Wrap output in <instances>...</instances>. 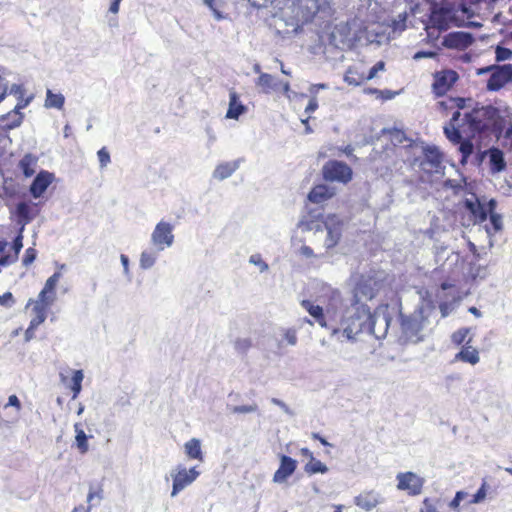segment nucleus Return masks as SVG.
<instances>
[{
  "instance_id": "1",
  "label": "nucleus",
  "mask_w": 512,
  "mask_h": 512,
  "mask_svg": "<svg viewBox=\"0 0 512 512\" xmlns=\"http://www.w3.org/2000/svg\"><path fill=\"white\" fill-rule=\"evenodd\" d=\"M460 111H455L448 124L444 126V134L452 143H459L462 137L474 138L486 131L492 124L495 109L491 106L475 107L460 119Z\"/></svg>"
},
{
  "instance_id": "2",
  "label": "nucleus",
  "mask_w": 512,
  "mask_h": 512,
  "mask_svg": "<svg viewBox=\"0 0 512 512\" xmlns=\"http://www.w3.org/2000/svg\"><path fill=\"white\" fill-rule=\"evenodd\" d=\"M372 318L370 307L356 301L346 311V316L342 320L343 334L348 340L355 339L358 334L370 326Z\"/></svg>"
},
{
  "instance_id": "3",
  "label": "nucleus",
  "mask_w": 512,
  "mask_h": 512,
  "mask_svg": "<svg viewBox=\"0 0 512 512\" xmlns=\"http://www.w3.org/2000/svg\"><path fill=\"white\" fill-rule=\"evenodd\" d=\"M443 158V153L436 146H424L422 155L415 158L421 180L430 182L434 175H443L445 169Z\"/></svg>"
},
{
  "instance_id": "4",
  "label": "nucleus",
  "mask_w": 512,
  "mask_h": 512,
  "mask_svg": "<svg viewBox=\"0 0 512 512\" xmlns=\"http://www.w3.org/2000/svg\"><path fill=\"white\" fill-rule=\"evenodd\" d=\"M455 20L454 11L449 6H441L434 3L431 6L430 14L425 22V30L431 38H438L442 31L450 28Z\"/></svg>"
},
{
  "instance_id": "5",
  "label": "nucleus",
  "mask_w": 512,
  "mask_h": 512,
  "mask_svg": "<svg viewBox=\"0 0 512 512\" xmlns=\"http://www.w3.org/2000/svg\"><path fill=\"white\" fill-rule=\"evenodd\" d=\"M322 177L328 182L348 184L353 178V170L343 161L329 160L322 167Z\"/></svg>"
},
{
  "instance_id": "6",
  "label": "nucleus",
  "mask_w": 512,
  "mask_h": 512,
  "mask_svg": "<svg viewBox=\"0 0 512 512\" xmlns=\"http://www.w3.org/2000/svg\"><path fill=\"white\" fill-rule=\"evenodd\" d=\"M55 298L56 294L51 293L43 287L36 301L32 299L29 300L27 306L34 304L33 312L35 313V317L30 321V329L37 328L46 320L48 308L52 305Z\"/></svg>"
},
{
  "instance_id": "7",
  "label": "nucleus",
  "mask_w": 512,
  "mask_h": 512,
  "mask_svg": "<svg viewBox=\"0 0 512 512\" xmlns=\"http://www.w3.org/2000/svg\"><path fill=\"white\" fill-rule=\"evenodd\" d=\"M323 224L327 231L324 245L327 250H330L339 244L342 238L344 222L336 214H329L325 217Z\"/></svg>"
},
{
  "instance_id": "8",
  "label": "nucleus",
  "mask_w": 512,
  "mask_h": 512,
  "mask_svg": "<svg viewBox=\"0 0 512 512\" xmlns=\"http://www.w3.org/2000/svg\"><path fill=\"white\" fill-rule=\"evenodd\" d=\"M459 75L451 69H444L433 74L432 92L436 97L444 96L458 81Z\"/></svg>"
},
{
  "instance_id": "9",
  "label": "nucleus",
  "mask_w": 512,
  "mask_h": 512,
  "mask_svg": "<svg viewBox=\"0 0 512 512\" xmlns=\"http://www.w3.org/2000/svg\"><path fill=\"white\" fill-rule=\"evenodd\" d=\"M495 206V200H490L486 205L481 203L475 194L472 195V198L464 200V207L470 212L474 223H483L486 221L488 213L493 211Z\"/></svg>"
},
{
  "instance_id": "10",
  "label": "nucleus",
  "mask_w": 512,
  "mask_h": 512,
  "mask_svg": "<svg viewBox=\"0 0 512 512\" xmlns=\"http://www.w3.org/2000/svg\"><path fill=\"white\" fill-rule=\"evenodd\" d=\"M397 489L405 491L409 496H417L421 494L424 486V479L414 472H402L396 476Z\"/></svg>"
},
{
  "instance_id": "11",
  "label": "nucleus",
  "mask_w": 512,
  "mask_h": 512,
  "mask_svg": "<svg viewBox=\"0 0 512 512\" xmlns=\"http://www.w3.org/2000/svg\"><path fill=\"white\" fill-rule=\"evenodd\" d=\"M425 317L422 313H413L409 316H401L400 326L407 339L421 340L419 333L423 330Z\"/></svg>"
},
{
  "instance_id": "12",
  "label": "nucleus",
  "mask_w": 512,
  "mask_h": 512,
  "mask_svg": "<svg viewBox=\"0 0 512 512\" xmlns=\"http://www.w3.org/2000/svg\"><path fill=\"white\" fill-rule=\"evenodd\" d=\"M509 82H512V65L497 66L493 68V72L487 81V89L498 91Z\"/></svg>"
},
{
  "instance_id": "13",
  "label": "nucleus",
  "mask_w": 512,
  "mask_h": 512,
  "mask_svg": "<svg viewBox=\"0 0 512 512\" xmlns=\"http://www.w3.org/2000/svg\"><path fill=\"white\" fill-rule=\"evenodd\" d=\"M173 226L168 223L161 221L159 222L151 236L152 243L159 249L163 250L173 244L174 235L172 233Z\"/></svg>"
},
{
  "instance_id": "14",
  "label": "nucleus",
  "mask_w": 512,
  "mask_h": 512,
  "mask_svg": "<svg viewBox=\"0 0 512 512\" xmlns=\"http://www.w3.org/2000/svg\"><path fill=\"white\" fill-rule=\"evenodd\" d=\"M472 34L463 31L451 32L444 36L442 45L448 49L463 51L472 45Z\"/></svg>"
},
{
  "instance_id": "15",
  "label": "nucleus",
  "mask_w": 512,
  "mask_h": 512,
  "mask_svg": "<svg viewBox=\"0 0 512 512\" xmlns=\"http://www.w3.org/2000/svg\"><path fill=\"white\" fill-rule=\"evenodd\" d=\"M332 12V0H312V6L301 9L299 20L308 23L314 20L318 14L330 15Z\"/></svg>"
},
{
  "instance_id": "16",
  "label": "nucleus",
  "mask_w": 512,
  "mask_h": 512,
  "mask_svg": "<svg viewBox=\"0 0 512 512\" xmlns=\"http://www.w3.org/2000/svg\"><path fill=\"white\" fill-rule=\"evenodd\" d=\"M198 475L199 472L194 467L189 470H187L186 468L179 469L177 473L173 476V486L171 495H177L185 487L190 485L198 477Z\"/></svg>"
},
{
  "instance_id": "17",
  "label": "nucleus",
  "mask_w": 512,
  "mask_h": 512,
  "mask_svg": "<svg viewBox=\"0 0 512 512\" xmlns=\"http://www.w3.org/2000/svg\"><path fill=\"white\" fill-rule=\"evenodd\" d=\"M297 461L287 455L280 456V466L273 475L276 483L285 482L296 470Z\"/></svg>"
},
{
  "instance_id": "18",
  "label": "nucleus",
  "mask_w": 512,
  "mask_h": 512,
  "mask_svg": "<svg viewBox=\"0 0 512 512\" xmlns=\"http://www.w3.org/2000/svg\"><path fill=\"white\" fill-rule=\"evenodd\" d=\"M383 501L381 495L375 490H366L354 498V503L365 511H371Z\"/></svg>"
},
{
  "instance_id": "19",
  "label": "nucleus",
  "mask_w": 512,
  "mask_h": 512,
  "mask_svg": "<svg viewBox=\"0 0 512 512\" xmlns=\"http://www.w3.org/2000/svg\"><path fill=\"white\" fill-rule=\"evenodd\" d=\"M336 195V189L326 184L315 185L308 193V200L313 204H320L330 200Z\"/></svg>"
},
{
  "instance_id": "20",
  "label": "nucleus",
  "mask_w": 512,
  "mask_h": 512,
  "mask_svg": "<svg viewBox=\"0 0 512 512\" xmlns=\"http://www.w3.org/2000/svg\"><path fill=\"white\" fill-rule=\"evenodd\" d=\"M34 206L35 204H30L27 202H19L16 205L13 215L16 218L17 224L21 226V231H23L24 227L29 224L35 217L36 212L33 211Z\"/></svg>"
},
{
  "instance_id": "21",
  "label": "nucleus",
  "mask_w": 512,
  "mask_h": 512,
  "mask_svg": "<svg viewBox=\"0 0 512 512\" xmlns=\"http://www.w3.org/2000/svg\"><path fill=\"white\" fill-rule=\"evenodd\" d=\"M52 181L53 175L51 173L47 171L39 172L30 186L31 195L34 198L41 197Z\"/></svg>"
},
{
  "instance_id": "22",
  "label": "nucleus",
  "mask_w": 512,
  "mask_h": 512,
  "mask_svg": "<svg viewBox=\"0 0 512 512\" xmlns=\"http://www.w3.org/2000/svg\"><path fill=\"white\" fill-rule=\"evenodd\" d=\"M472 338H468L466 344L455 355L454 360L471 365H476L480 361L479 351L470 345Z\"/></svg>"
},
{
  "instance_id": "23",
  "label": "nucleus",
  "mask_w": 512,
  "mask_h": 512,
  "mask_svg": "<svg viewBox=\"0 0 512 512\" xmlns=\"http://www.w3.org/2000/svg\"><path fill=\"white\" fill-rule=\"evenodd\" d=\"M247 111V107L239 100V95L236 91L231 90L229 93V107L226 112V118L237 120L240 115Z\"/></svg>"
},
{
  "instance_id": "24",
  "label": "nucleus",
  "mask_w": 512,
  "mask_h": 512,
  "mask_svg": "<svg viewBox=\"0 0 512 512\" xmlns=\"http://www.w3.org/2000/svg\"><path fill=\"white\" fill-rule=\"evenodd\" d=\"M60 377H61L62 383L71 389L72 399L73 400L76 399L82 389V381L84 378L83 371L82 370H74L72 372V378L69 382L65 375L61 374Z\"/></svg>"
},
{
  "instance_id": "25",
  "label": "nucleus",
  "mask_w": 512,
  "mask_h": 512,
  "mask_svg": "<svg viewBox=\"0 0 512 512\" xmlns=\"http://www.w3.org/2000/svg\"><path fill=\"white\" fill-rule=\"evenodd\" d=\"M490 171L493 174L500 173L506 169L504 153L499 148L493 147L489 150Z\"/></svg>"
},
{
  "instance_id": "26",
  "label": "nucleus",
  "mask_w": 512,
  "mask_h": 512,
  "mask_svg": "<svg viewBox=\"0 0 512 512\" xmlns=\"http://www.w3.org/2000/svg\"><path fill=\"white\" fill-rule=\"evenodd\" d=\"M324 220L325 218H323L321 214L313 215L312 213H309L301 219L299 222V227L303 231H321L324 227Z\"/></svg>"
},
{
  "instance_id": "27",
  "label": "nucleus",
  "mask_w": 512,
  "mask_h": 512,
  "mask_svg": "<svg viewBox=\"0 0 512 512\" xmlns=\"http://www.w3.org/2000/svg\"><path fill=\"white\" fill-rule=\"evenodd\" d=\"M301 306L314 318L321 327H327L324 310L321 306L315 305L310 300H302Z\"/></svg>"
},
{
  "instance_id": "28",
  "label": "nucleus",
  "mask_w": 512,
  "mask_h": 512,
  "mask_svg": "<svg viewBox=\"0 0 512 512\" xmlns=\"http://www.w3.org/2000/svg\"><path fill=\"white\" fill-rule=\"evenodd\" d=\"M37 163L38 157L31 153H27L19 161L18 167L25 177H31L36 172Z\"/></svg>"
},
{
  "instance_id": "29",
  "label": "nucleus",
  "mask_w": 512,
  "mask_h": 512,
  "mask_svg": "<svg viewBox=\"0 0 512 512\" xmlns=\"http://www.w3.org/2000/svg\"><path fill=\"white\" fill-rule=\"evenodd\" d=\"M366 74L360 71L356 66H350L345 72L344 80L349 85L359 86L367 81Z\"/></svg>"
},
{
  "instance_id": "30",
  "label": "nucleus",
  "mask_w": 512,
  "mask_h": 512,
  "mask_svg": "<svg viewBox=\"0 0 512 512\" xmlns=\"http://www.w3.org/2000/svg\"><path fill=\"white\" fill-rule=\"evenodd\" d=\"M74 430H75V444L76 447L81 454H86L89 450L88 445V436L86 435L85 431L81 428L80 423L74 424Z\"/></svg>"
},
{
  "instance_id": "31",
  "label": "nucleus",
  "mask_w": 512,
  "mask_h": 512,
  "mask_svg": "<svg viewBox=\"0 0 512 512\" xmlns=\"http://www.w3.org/2000/svg\"><path fill=\"white\" fill-rule=\"evenodd\" d=\"M185 452L190 459H197L202 461L203 460V454L201 450V443L200 440L196 438L190 439L188 442L185 443Z\"/></svg>"
},
{
  "instance_id": "32",
  "label": "nucleus",
  "mask_w": 512,
  "mask_h": 512,
  "mask_svg": "<svg viewBox=\"0 0 512 512\" xmlns=\"http://www.w3.org/2000/svg\"><path fill=\"white\" fill-rule=\"evenodd\" d=\"M238 165L236 162H226L219 164L214 170V178L223 180L228 178L237 169Z\"/></svg>"
},
{
  "instance_id": "33",
  "label": "nucleus",
  "mask_w": 512,
  "mask_h": 512,
  "mask_svg": "<svg viewBox=\"0 0 512 512\" xmlns=\"http://www.w3.org/2000/svg\"><path fill=\"white\" fill-rule=\"evenodd\" d=\"M65 103V97L61 93H54L48 89L46 92L45 107L62 109Z\"/></svg>"
},
{
  "instance_id": "34",
  "label": "nucleus",
  "mask_w": 512,
  "mask_h": 512,
  "mask_svg": "<svg viewBox=\"0 0 512 512\" xmlns=\"http://www.w3.org/2000/svg\"><path fill=\"white\" fill-rule=\"evenodd\" d=\"M439 110L447 113L449 109L457 107V111L463 109L465 106V99L461 97L449 98L447 100L439 101L437 103Z\"/></svg>"
},
{
  "instance_id": "35",
  "label": "nucleus",
  "mask_w": 512,
  "mask_h": 512,
  "mask_svg": "<svg viewBox=\"0 0 512 512\" xmlns=\"http://www.w3.org/2000/svg\"><path fill=\"white\" fill-rule=\"evenodd\" d=\"M472 138L466 137V139L461 138L459 144V151L461 153V163L465 164L469 157L473 154L474 146L471 141Z\"/></svg>"
},
{
  "instance_id": "36",
  "label": "nucleus",
  "mask_w": 512,
  "mask_h": 512,
  "mask_svg": "<svg viewBox=\"0 0 512 512\" xmlns=\"http://www.w3.org/2000/svg\"><path fill=\"white\" fill-rule=\"evenodd\" d=\"M259 86L264 93H270L276 86L274 77L268 73H261L257 79Z\"/></svg>"
},
{
  "instance_id": "37",
  "label": "nucleus",
  "mask_w": 512,
  "mask_h": 512,
  "mask_svg": "<svg viewBox=\"0 0 512 512\" xmlns=\"http://www.w3.org/2000/svg\"><path fill=\"white\" fill-rule=\"evenodd\" d=\"M24 92H25V90H24L22 85L13 84L11 86L10 93L14 94L15 96H17L19 98V101H18L17 105L14 108L15 111H19L21 109H24L29 104V102H30V99H24L23 98Z\"/></svg>"
},
{
  "instance_id": "38",
  "label": "nucleus",
  "mask_w": 512,
  "mask_h": 512,
  "mask_svg": "<svg viewBox=\"0 0 512 512\" xmlns=\"http://www.w3.org/2000/svg\"><path fill=\"white\" fill-rule=\"evenodd\" d=\"M304 470L309 475H313L316 473L324 474L328 471V467L316 458H312L304 467Z\"/></svg>"
},
{
  "instance_id": "39",
  "label": "nucleus",
  "mask_w": 512,
  "mask_h": 512,
  "mask_svg": "<svg viewBox=\"0 0 512 512\" xmlns=\"http://www.w3.org/2000/svg\"><path fill=\"white\" fill-rule=\"evenodd\" d=\"M371 282H372L371 279L359 282L356 287L357 293L362 294L363 296H365L368 299H372L374 297L375 293H374V289L371 285Z\"/></svg>"
},
{
  "instance_id": "40",
  "label": "nucleus",
  "mask_w": 512,
  "mask_h": 512,
  "mask_svg": "<svg viewBox=\"0 0 512 512\" xmlns=\"http://www.w3.org/2000/svg\"><path fill=\"white\" fill-rule=\"evenodd\" d=\"M470 334V329L469 328H460L458 330H456L452 335H451V341L459 346V345H462V344H466L467 342V337L469 336Z\"/></svg>"
},
{
  "instance_id": "41",
  "label": "nucleus",
  "mask_w": 512,
  "mask_h": 512,
  "mask_svg": "<svg viewBox=\"0 0 512 512\" xmlns=\"http://www.w3.org/2000/svg\"><path fill=\"white\" fill-rule=\"evenodd\" d=\"M103 498V489L100 485H98L96 488L90 487L89 493L87 495V502L89 503L88 507L90 509L92 506L95 505L94 501L97 500V502H100Z\"/></svg>"
},
{
  "instance_id": "42",
  "label": "nucleus",
  "mask_w": 512,
  "mask_h": 512,
  "mask_svg": "<svg viewBox=\"0 0 512 512\" xmlns=\"http://www.w3.org/2000/svg\"><path fill=\"white\" fill-rule=\"evenodd\" d=\"M61 278L60 272H55L53 275H51L45 282L44 288L48 291H50L53 294H56V287L58 285V282Z\"/></svg>"
},
{
  "instance_id": "43",
  "label": "nucleus",
  "mask_w": 512,
  "mask_h": 512,
  "mask_svg": "<svg viewBox=\"0 0 512 512\" xmlns=\"http://www.w3.org/2000/svg\"><path fill=\"white\" fill-rule=\"evenodd\" d=\"M155 263V256L150 252H142L140 257V266L144 269L152 267Z\"/></svg>"
},
{
  "instance_id": "44",
  "label": "nucleus",
  "mask_w": 512,
  "mask_h": 512,
  "mask_svg": "<svg viewBox=\"0 0 512 512\" xmlns=\"http://www.w3.org/2000/svg\"><path fill=\"white\" fill-rule=\"evenodd\" d=\"M487 490H486V482H483L478 491L472 496L469 501V504H477L483 502L486 498Z\"/></svg>"
},
{
  "instance_id": "45",
  "label": "nucleus",
  "mask_w": 512,
  "mask_h": 512,
  "mask_svg": "<svg viewBox=\"0 0 512 512\" xmlns=\"http://www.w3.org/2000/svg\"><path fill=\"white\" fill-rule=\"evenodd\" d=\"M235 349L240 353H246L252 346V342L248 338L237 339L235 341Z\"/></svg>"
},
{
  "instance_id": "46",
  "label": "nucleus",
  "mask_w": 512,
  "mask_h": 512,
  "mask_svg": "<svg viewBox=\"0 0 512 512\" xmlns=\"http://www.w3.org/2000/svg\"><path fill=\"white\" fill-rule=\"evenodd\" d=\"M36 256H37V251L34 248L30 247V248L26 249L23 259H22L23 265L24 266L31 265L34 262V260L36 259Z\"/></svg>"
},
{
  "instance_id": "47",
  "label": "nucleus",
  "mask_w": 512,
  "mask_h": 512,
  "mask_svg": "<svg viewBox=\"0 0 512 512\" xmlns=\"http://www.w3.org/2000/svg\"><path fill=\"white\" fill-rule=\"evenodd\" d=\"M97 156L101 167L107 166L110 162V154L106 147H102L98 152Z\"/></svg>"
},
{
  "instance_id": "48",
  "label": "nucleus",
  "mask_w": 512,
  "mask_h": 512,
  "mask_svg": "<svg viewBox=\"0 0 512 512\" xmlns=\"http://www.w3.org/2000/svg\"><path fill=\"white\" fill-rule=\"evenodd\" d=\"M512 57V51L508 48L498 46L496 49V59L504 61Z\"/></svg>"
},
{
  "instance_id": "49",
  "label": "nucleus",
  "mask_w": 512,
  "mask_h": 512,
  "mask_svg": "<svg viewBox=\"0 0 512 512\" xmlns=\"http://www.w3.org/2000/svg\"><path fill=\"white\" fill-rule=\"evenodd\" d=\"M385 69V62L384 61H378L366 74L367 80L373 79L379 71H383Z\"/></svg>"
},
{
  "instance_id": "50",
  "label": "nucleus",
  "mask_w": 512,
  "mask_h": 512,
  "mask_svg": "<svg viewBox=\"0 0 512 512\" xmlns=\"http://www.w3.org/2000/svg\"><path fill=\"white\" fill-rule=\"evenodd\" d=\"M257 409H258L257 405L253 404V405L234 406L232 411L237 414H243V413L256 412Z\"/></svg>"
},
{
  "instance_id": "51",
  "label": "nucleus",
  "mask_w": 512,
  "mask_h": 512,
  "mask_svg": "<svg viewBox=\"0 0 512 512\" xmlns=\"http://www.w3.org/2000/svg\"><path fill=\"white\" fill-rule=\"evenodd\" d=\"M467 493L464 491H457L454 498L449 503V507L452 509H457L460 505V502L466 498Z\"/></svg>"
},
{
  "instance_id": "52",
  "label": "nucleus",
  "mask_w": 512,
  "mask_h": 512,
  "mask_svg": "<svg viewBox=\"0 0 512 512\" xmlns=\"http://www.w3.org/2000/svg\"><path fill=\"white\" fill-rule=\"evenodd\" d=\"M204 4L212 11L214 17L217 20L223 19L222 13L216 7V1L215 0H204Z\"/></svg>"
},
{
  "instance_id": "53",
  "label": "nucleus",
  "mask_w": 512,
  "mask_h": 512,
  "mask_svg": "<svg viewBox=\"0 0 512 512\" xmlns=\"http://www.w3.org/2000/svg\"><path fill=\"white\" fill-rule=\"evenodd\" d=\"M420 512H438L437 508L430 498H425L422 502V507L420 508Z\"/></svg>"
},
{
  "instance_id": "54",
  "label": "nucleus",
  "mask_w": 512,
  "mask_h": 512,
  "mask_svg": "<svg viewBox=\"0 0 512 512\" xmlns=\"http://www.w3.org/2000/svg\"><path fill=\"white\" fill-rule=\"evenodd\" d=\"M9 406H12L16 409L17 412H19L22 408L21 402L19 398L16 395H11L8 398V402L4 405V408H7Z\"/></svg>"
},
{
  "instance_id": "55",
  "label": "nucleus",
  "mask_w": 512,
  "mask_h": 512,
  "mask_svg": "<svg viewBox=\"0 0 512 512\" xmlns=\"http://www.w3.org/2000/svg\"><path fill=\"white\" fill-rule=\"evenodd\" d=\"M14 303V298L11 292H5L0 295V305L11 306Z\"/></svg>"
},
{
  "instance_id": "56",
  "label": "nucleus",
  "mask_w": 512,
  "mask_h": 512,
  "mask_svg": "<svg viewBox=\"0 0 512 512\" xmlns=\"http://www.w3.org/2000/svg\"><path fill=\"white\" fill-rule=\"evenodd\" d=\"M250 262L259 266L261 271H265L268 269V265L261 259V256L258 254L252 255L250 257Z\"/></svg>"
},
{
  "instance_id": "57",
  "label": "nucleus",
  "mask_w": 512,
  "mask_h": 512,
  "mask_svg": "<svg viewBox=\"0 0 512 512\" xmlns=\"http://www.w3.org/2000/svg\"><path fill=\"white\" fill-rule=\"evenodd\" d=\"M490 214V221L496 231L501 229V216L494 213V210L489 212Z\"/></svg>"
},
{
  "instance_id": "58",
  "label": "nucleus",
  "mask_w": 512,
  "mask_h": 512,
  "mask_svg": "<svg viewBox=\"0 0 512 512\" xmlns=\"http://www.w3.org/2000/svg\"><path fill=\"white\" fill-rule=\"evenodd\" d=\"M285 339L290 345H295L297 342V335L294 329H288L285 332Z\"/></svg>"
},
{
  "instance_id": "59",
  "label": "nucleus",
  "mask_w": 512,
  "mask_h": 512,
  "mask_svg": "<svg viewBox=\"0 0 512 512\" xmlns=\"http://www.w3.org/2000/svg\"><path fill=\"white\" fill-rule=\"evenodd\" d=\"M8 86L4 78L0 75V103L6 98Z\"/></svg>"
},
{
  "instance_id": "60",
  "label": "nucleus",
  "mask_w": 512,
  "mask_h": 512,
  "mask_svg": "<svg viewBox=\"0 0 512 512\" xmlns=\"http://www.w3.org/2000/svg\"><path fill=\"white\" fill-rule=\"evenodd\" d=\"M317 108H318V101H317V98H316L315 96H313V97L309 100V103H308V105L306 106L305 111H306L307 113H312V112H314Z\"/></svg>"
},
{
  "instance_id": "61",
  "label": "nucleus",
  "mask_w": 512,
  "mask_h": 512,
  "mask_svg": "<svg viewBox=\"0 0 512 512\" xmlns=\"http://www.w3.org/2000/svg\"><path fill=\"white\" fill-rule=\"evenodd\" d=\"M20 233H22V231L20 230ZM22 235L19 234L13 241V248L15 250L16 253H19V251L22 249L23 247V243H22Z\"/></svg>"
},
{
  "instance_id": "62",
  "label": "nucleus",
  "mask_w": 512,
  "mask_h": 512,
  "mask_svg": "<svg viewBox=\"0 0 512 512\" xmlns=\"http://www.w3.org/2000/svg\"><path fill=\"white\" fill-rule=\"evenodd\" d=\"M456 286V280L455 279H452V280H446V281H443L441 284H440V288L442 290H448L450 288H454Z\"/></svg>"
},
{
  "instance_id": "63",
  "label": "nucleus",
  "mask_w": 512,
  "mask_h": 512,
  "mask_svg": "<svg viewBox=\"0 0 512 512\" xmlns=\"http://www.w3.org/2000/svg\"><path fill=\"white\" fill-rule=\"evenodd\" d=\"M121 1L122 0H113L110 4L109 11L113 14L118 13Z\"/></svg>"
},
{
  "instance_id": "64",
  "label": "nucleus",
  "mask_w": 512,
  "mask_h": 512,
  "mask_svg": "<svg viewBox=\"0 0 512 512\" xmlns=\"http://www.w3.org/2000/svg\"><path fill=\"white\" fill-rule=\"evenodd\" d=\"M301 253L306 257H313L314 252L311 247L309 246H302L301 247Z\"/></svg>"
}]
</instances>
